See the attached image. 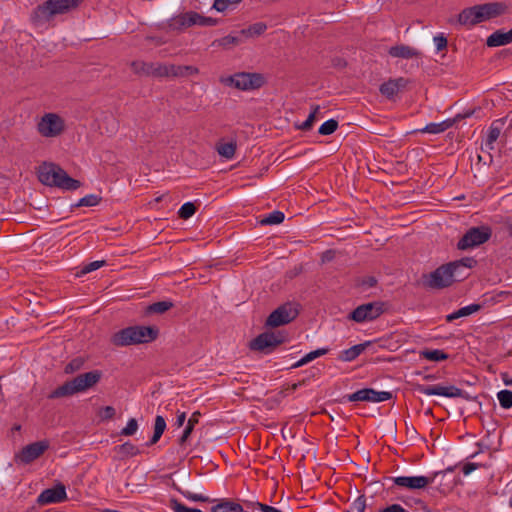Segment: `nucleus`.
Listing matches in <instances>:
<instances>
[{
	"mask_svg": "<svg viewBox=\"0 0 512 512\" xmlns=\"http://www.w3.org/2000/svg\"><path fill=\"white\" fill-rule=\"evenodd\" d=\"M507 231L510 236H512V222L508 224Z\"/></svg>",
	"mask_w": 512,
	"mask_h": 512,
	"instance_id": "774afa93",
	"label": "nucleus"
},
{
	"mask_svg": "<svg viewBox=\"0 0 512 512\" xmlns=\"http://www.w3.org/2000/svg\"><path fill=\"white\" fill-rule=\"evenodd\" d=\"M159 330L152 326H130L121 329L112 336V343L118 347L144 344L154 341Z\"/></svg>",
	"mask_w": 512,
	"mask_h": 512,
	"instance_id": "20e7f679",
	"label": "nucleus"
},
{
	"mask_svg": "<svg viewBox=\"0 0 512 512\" xmlns=\"http://www.w3.org/2000/svg\"><path fill=\"white\" fill-rule=\"evenodd\" d=\"M288 340V334L283 331L271 332L266 331L259 334L249 343V348L253 351H259L269 354L273 350Z\"/></svg>",
	"mask_w": 512,
	"mask_h": 512,
	"instance_id": "0eeeda50",
	"label": "nucleus"
},
{
	"mask_svg": "<svg viewBox=\"0 0 512 512\" xmlns=\"http://www.w3.org/2000/svg\"><path fill=\"white\" fill-rule=\"evenodd\" d=\"M453 264H444L429 274L423 275V285L430 289H443L452 285L455 281L463 279V273H454Z\"/></svg>",
	"mask_w": 512,
	"mask_h": 512,
	"instance_id": "423d86ee",
	"label": "nucleus"
},
{
	"mask_svg": "<svg viewBox=\"0 0 512 512\" xmlns=\"http://www.w3.org/2000/svg\"><path fill=\"white\" fill-rule=\"evenodd\" d=\"M166 429V421L163 416L157 415L155 418L154 423V433L149 442L147 443L148 446L156 444L159 439L161 438L162 434L164 433Z\"/></svg>",
	"mask_w": 512,
	"mask_h": 512,
	"instance_id": "cd10ccee",
	"label": "nucleus"
},
{
	"mask_svg": "<svg viewBox=\"0 0 512 512\" xmlns=\"http://www.w3.org/2000/svg\"><path fill=\"white\" fill-rule=\"evenodd\" d=\"M421 355L430 361H443L448 358V354H446L443 350L434 349V350H425L421 352Z\"/></svg>",
	"mask_w": 512,
	"mask_h": 512,
	"instance_id": "c9c22d12",
	"label": "nucleus"
},
{
	"mask_svg": "<svg viewBox=\"0 0 512 512\" xmlns=\"http://www.w3.org/2000/svg\"><path fill=\"white\" fill-rule=\"evenodd\" d=\"M200 416H201L200 412L195 411L194 413H192V415L188 419L187 424L183 430V433L179 439L181 445L184 444L190 437L191 433L194 430L195 425L198 424V422H199Z\"/></svg>",
	"mask_w": 512,
	"mask_h": 512,
	"instance_id": "c85d7f7f",
	"label": "nucleus"
},
{
	"mask_svg": "<svg viewBox=\"0 0 512 512\" xmlns=\"http://www.w3.org/2000/svg\"><path fill=\"white\" fill-rule=\"evenodd\" d=\"M414 390L418 393H421V394H424L427 396L437 395V396H443V397H447V398H463L466 400L471 399V397L469 396V394L467 392H465L464 390H462L454 385H448V386H444L441 384L424 385V384L417 383L414 385Z\"/></svg>",
	"mask_w": 512,
	"mask_h": 512,
	"instance_id": "9d476101",
	"label": "nucleus"
},
{
	"mask_svg": "<svg viewBox=\"0 0 512 512\" xmlns=\"http://www.w3.org/2000/svg\"><path fill=\"white\" fill-rule=\"evenodd\" d=\"M169 77H185L189 75L198 74L199 70L197 67L192 65H168Z\"/></svg>",
	"mask_w": 512,
	"mask_h": 512,
	"instance_id": "a878e982",
	"label": "nucleus"
},
{
	"mask_svg": "<svg viewBox=\"0 0 512 512\" xmlns=\"http://www.w3.org/2000/svg\"><path fill=\"white\" fill-rule=\"evenodd\" d=\"M320 107L318 105L312 106V111L308 115L307 119L301 123L298 128L303 131H308L312 128L313 123L316 119V114L318 113Z\"/></svg>",
	"mask_w": 512,
	"mask_h": 512,
	"instance_id": "79ce46f5",
	"label": "nucleus"
},
{
	"mask_svg": "<svg viewBox=\"0 0 512 512\" xmlns=\"http://www.w3.org/2000/svg\"><path fill=\"white\" fill-rule=\"evenodd\" d=\"M101 200V197L96 195V194H89V195H86L84 197H82L81 199H79V201L75 204V207H82V206H86V207H93V206H96L97 204H99Z\"/></svg>",
	"mask_w": 512,
	"mask_h": 512,
	"instance_id": "4c0bfd02",
	"label": "nucleus"
},
{
	"mask_svg": "<svg viewBox=\"0 0 512 512\" xmlns=\"http://www.w3.org/2000/svg\"><path fill=\"white\" fill-rule=\"evenodd\" d=\"M176 490L182 494L186 499L195 502H214V499L209 498L201 493H193L189 490H183L181 488H176Z\"/></svg>",
	"mask_w": 512,
	"mask_h": 512,
	"instance_id": "f704fd0d",
	"label": "nucleus"
},
{
	"mask_svg": "<svg viewBox=\"0 0 512 512\" xmlns=\"http://www.w3.org/2000/svg\"><path fill=\"white\" fill-rule=\"evenodd\" d=\"M84 360L82 358H75L65 366V373H74L82 368Z\"/></svg>",
	"mask_w": 512,
	"mask_h": 512,
	"instance_id": "09e8293b",
	"label": "nucleus"
},
{
	"mask_svg": "<svg viewBox=\"0 0 512 512\" xmlns=\"http://www.w3.org/2000/svg\"><path fill=\"white\" fill-rule=\"evenodd\" d=\"M150 76L169 77L168 65L160 63H151Z\"/></svg>",
	"mask_w": 512,
	"mask_h": 512,
	"instance_id": "a19ab883",
	"label": "nucleus"
},
{
	"mask_svg": "<svg viewBox=\"0 0 512 512\" xmlns=\"http://www.w3.org/2000/svg\"><path fill=\"white\" fill-rule=\"evenodd\" d=\"M500 406L504 409L512 407V391L504 389L497 393Z\"/></svg>",
	"mask_w": 512,
	"mask_h": 512,
	"instance_id": "e433bc0d",
	"label": "nucleus"
},
{
	"mask_svg": "<svg viewBox=\"0 0 512 512\" xmlns=\"http://www.w3.org/2000/svg\"><path fill=\"white\" fill-rule=\"evenodd\" d=\"M501 55L504 59L509 60L512 57V49H505L501 52Z\"/></svg>",
	"mask_w": 512,
	"mask_h": 512,
	"instance_id": "e2e57ef3",
	"label": "nucleus"
},
{
	"mask_svg": "<svg viewBox=\"0 0 512 512\" xmlns=\"http://www.w3.org/2000/svg\"><path fill=\"white\" fill-rule=\"evenodd\" d=\"M366 508V499L363 495L357 497L350 506L349 512H364Z\"/></svg>",
	"mask_w": 512,
	"mask_h": 512,
	"instance_id": "8fccbe9b",
	"label": "nucleus"
},
{
	"mask_svg": "<svg viewBox=\"0 0 512 512\" xmlns=\"http://www.w3.org/2000/svg\"><path fill=\"white\" fill-rule=\"evenodd\" d=\"M440 472H435L430 476H398L392 478L393 483L399 487L407 488L409 490L424 489L432 484Z\"/></svg>",
	"mask_w": 512,
	"mask_h": 512,
	"instance_id": "2eb2a0df",
	"label": "nucleus"
},
{
	"mask_svg": "<svg viewBox=\"0 0 512 512\" xmlns=\"http://www.w3.org/2000/svg\"><path fill=\"white\" fill-rule=\"evenodd\" d=\"M211 512H243V507L231 499L223 498L211 507Z\"/></svg>",
	"mask_w": 512,
	"mask_h": 512,
	"instance_id": "393cba45",
	"label": "nucleus"
},
{
	"mask_svg": "<svg viewBox=\"0 0 512 512\" xmlns=\"http://www.w3.org/2000/svg\"><path fill=\"white\" fill-rule=\"evenodd\" d=\"M338 128V122L335 119H329L325 121L320 127H319V134L321 135H330L334 133Z\"/></svg>",
	"mask_w": 512,
	"mask_h": 512,
	"instance_id": "37998d69",
	"label": "nucleus"
},
{
	"mask_svg": "<svg viewBox=\"0 0 512 512\" xmlns=\"http://www.w3.org/2000/svg\"><path fill=\"white\" fill-rule=\"evenodd\" d=\"M508 5L504 2H491L465 8L458 15V22L464 26H474L505 14Z\"/></svg>",
	"mask_w": 512,
	"mask_h": 512,
	"instance_id": "f03ea898",
	"label": "nucleus"
},
{
	"mask_svg": "<svg viewBox=\"0 0 512 512\" xmlns=\"http://www.w3.org/2000/svg\"><path fill=\"white\" fill-rule=\"evenodd\" d=\"M217 152L220 156L226 159H232L236 151L235 142L219 143L216 147Z\"/></svg>",
	"mask_w": 512,
	"mask_h": 512,
	"instance_id": "473e14b6",
	"label": "nucleus"
},
{
	"mask_svg": "<svg viewBox=\"0 0 512 512\" xmlns=\"http://www.w3.org/2000/svg\"><path fill=\"white\" fill-rule=\"evenodd\" d=\"M370 341L354 345L348 349L342 350L338 359L343 362H351L355 360L369 345Z\"/></svg>",
	"mask_w": 512,
	"mask_h": 512,
	"instance_id": "5701e85b",
	"label": "nucleus"
},
{
	"mask_svg": "<svg viewBox=\"0 0 512 512\" xmlns=\"http://www.w3.org/2000/svg\"><path fill=\"white\" fill-rule=\"evenodd\" d=\"M267 29V26L266 24L262 23V22H258V23H255L251 26H249V28L247 29V33L250 35V36H258V35H261L262 33H264Z\"/></svg>",
	"mask_w": 512,
	"mask_h": 512,
	"instance_id": "3c124183",
	"label": "nucleus"
},
{
	"mask_svg": "<svg viewBox=\"0 0 512 512\" xmlns=\"http://www.w3.org/2000/svg\"><path fill=\"white\" fill-rule=\"evenodd\" d=\"M66 497L65 486L63 484H57L52 488L42 491L37 498V502L40 505L60 503L64 501Z\"/></svg>",
	"mask_w": 512,
	"mask_h": 512,
	"instance_id": "dca6fc26",
	"label": "nucleus"
},
{
	"mask_svg": "<svg viewBox=\"0 0 512 512\" xmlns=\"http://www.w3.org/2000/svg\"><path fill=\"white\" fill-rule=\"evenodd\" d=\"M386 310V304L382 301H374L361 304L352 310L347 319L356 323L371 322L379 318Z\"/></svg>",
	"mask_w": 512,
	"mask_h": 512,
	"instance_id": "6e6552de",
	"label": "nucleus"
},
{
	"mask_svg": "<svg viewBox=\"0 0 512 512\" xmlns=\"http://www.w3.org/2000/svg\"><path fill=\"white\" fill-rule=\"evenodd\" d=\"M512 42V29L505 32L503 30H497L493 32L486 41L489 47H498L507 45Z\"/></svg>",
	"mask_w": 512,
	"mask_h": 512,
	"instance_id": "4be33fe9",
	"label": "nucleus"
},
{
	"mask_svg": "<svg viewBox=\"0 0 512 512\" xmlns=\"http://www.w3.org/2000/svg\"><path fill=\"white\" fill-rule=\"evenodd\" d=\"M138 430V422L135 418H130L126 424V426L121 430L120 434L122 436H132Z\"/></svg>",
	"mask_w": 512,
	"mask_h": 512,
	"instance_id": "49530a36",
	"label": "nucleus"
},
{
	"mask_svg": "<svg viewBox=\"0 0 512 512\" xmlns=\"http://www.w3.org/2000/svg\"><path fill=\"white\" fill-rule=\"evenodd\" d=\"M392 392L376 391L373 388H363L345 396L348 402H371L379 403L390 400Z\"/></svg>",
	"mask_w": 512,
	"mask_h": 512,
	"instance_id": "ddd939ff",
	"label": "nucleus"
},
{
	"mask_svg": "<svg viewBox=\"0 0 512 512\" xmlns=\"http://www.w3.org/2000/svg\"><path fill=\"white\" fill-rule=\"evenodd\" d=\"M408 82V79L404 77L389 79L380 85L379 91L387 99H393L401 89L407 86Z\"/></svg>",
	"mask_w": 512,
	"mask_h": 512,
	"instance_id": "a211bd4d",
	"label": "nucleus"
},
{
	"mask_svg": "<svg viewBox=\"0 0 512 512\" xmlns=\"http://www.w3.org/2000/svg\"><path fill=\"white\" fill-rule=\"evenodd\" d=\"M174 306L173 302L170 300H163L152 303L147 306L146 313L147 314H163L170 310Z\"/></svg>",
	"mask_w": 512,
	"mask_h": 512,
	"instance_id": "c756f323",
	"label": "nucleus"
},
{
	"mask_svg": "<svg viewBox=\"0 0 512 512\" xmlns=\"http://www.w3.org/2000/svg\"><path fill=\"white\" fill-rule=\"evenodd\" d=\"M503 382L505 385H512V377L511 378H507V375L505 374L503 376Z\"/></svg>",
	"mask_w": 512,
	"mask_h": 512,
	"instance_id": "69168bd1",
	"label": "nucleus"
},
{
	"mask_svg": "<svg viewBox=\"0 0 512 512\" xmlns=\"http://www.w3.org/2000/svg\"><path fill=\"white\" fill-rule=\"evenodd\" d=\"M328 351H329L328 348H319L314 351H311L304 356V361H306V363L308 364L309 362L313 361L314 359L327 354Z\"/></svg>",
	"mask_w": 512,
	"mask_h": 512,
	"instance_id": "603ef678",
	"label": "nucleus"
},
{
	"mask_svg": "<svg viewBox=\"0 0 512 512\" xmlns=\"http://www.w3.org/2000/svg\"><path fill=\"white\" fill-rule=\"evenodd\" d=\"M115 449L122 457H133L140 453L139 448L131 442L118 445Z\"/></svg>",
	"mask_w": 512,
	"mask_h": 512,
	"instance_id": "2f4dec72",
	"label": "nucleus"
},
{
	"mask_svg": "<svg viewBox=\"0 0 512 512\" xmlns=\"http://www.w3.org/2000/svg\"><path fill=\"white\" fill-rule=\"evenodd\" d=\"M416 503L420 504V505H421V507H422V509H423V510H425V511H427V507H426V505L424 504V502H423L422 500L418 499V500L416 501Z\"/></svg>",
	"mask_w": 512,
	"mask_h": 512,
	"instance_id": "338daca9",
	"label": "nucleus"
},
{
	"mask_svg": "<svg viewBox=\"0 0 512 512\" xmlns=\"http://www.w3.org/2000/svg\"><path fill=\"white\" fill-rule=\"evenodd\" d=\"M284 213L279 211V210H275L271 213H269L267 216H265L264 218H262L260 220V223L262 225H276V224H280L284 221Z\"/></svg>",
	"mask_w": 512,
	"mask_h": 512,
	"instance_id": "72a5a7b5",
	"label": "nucleus"
},
{
	"mask_svg": "<svg viewBox=\"0 0 512 512\" xmlns=\"http://www.w3.org/2000/svg\"><path fill=\"white\" fill-rule=\"evenodd\" d=\"M217 24V20L212 17H205L199 14V18H196V25L200 26H214Z\"/></svg>",
	"mask_w": 512,
	"mask_h": 512,
	"instance_id": "4d7b16f0",
	"label": "nucleus"
},
{
	"mask_svg": "<svg viewBox=\"0 0 512 512\" xmlns=\"http://www.w3.org/2000/svg\"><path fill=\"white\" fill-rule=\"evenodd\" d=\"M115 409L114 407L112 406H105L103 408H101L100 412H99V416L101 417V419L103 420H107V419H111L115 416Z\"/></svg>",
	"mask_w": 512,
	"mask_h": 512,
	"instance_id": "6e6d98bb",
	"label": "nucleus"
},
{
	"mask_svg": "<svg viewBox=\"0 0 512 512\" xmlns=\"http://www.w3.org/2000/svg\"><path fill=\"white\" fill-rule=\"evenodd\" d=\"M185 420H186V413L178 411L177 412V417H176L175 425L177 427H181L185 423Z\"/></svg>",
	"mask_w": 512,
	"mask_h": 512,
	"instance_id": "680f3d73",
	"label": "nucleus"
},
{
	"mask_svg": "<svg viewBox=\"0 0 512 512\" xmlns=\"http://www.w3.org/2000/svg\"><path fill=\"white\" fill-rule=\"evenodd\" d=\"M38 179L46 186L68 191L77 190L81 186L80 181L71 178L64 169L54 163H43L39 167Z\"/></svg>",
	"mask_w": 512,
	"mask_h": 512,
	"instance_id": "7ed1b4c3",
	"label": "nucleus"
},
{
	"mask_svg": "<svg viewBox=\"0 0 512 512\" xmlns=\"http://www.w3.org/2000/svg\"><path fill=\"white\" fill-rule=\"evenodd\" d=\"M228 81L237 89L248 91L260 88L264 84V78L258 73H237L229 77Z\"/></svg>",
	"mask_w": 512,
	"mask_h": 512,
	"instance_id": "4468645a",
	"label": "nucleus"
},
{
	"mask_svg": "<svg viewBox=\"0 0 512 512\" xmlns=\"http://www.w3.org/2000/svg\"><path fill=\"white\" fill-rule=\"evenodd\" d=\"M306 364H307V363H306V361H304V356H303L300 360H298L297 362H295V363L291 366V368H292V369L299 368V367L304 366V365H306Z\"/></svg>",
	"mask_w": 512,
	"mask_h": 512,
	"instance_id": "0e129e2a",
	"label": "nucleus"
},
{
	"mask_svg": "<svg viewBox=\"0 0 512 512\" xmlns=\"http://www.w3.org/2000/svg\"><path fill=\"white\" fill-rule=\"evenodd\" d=\"M480 309H481L480 304L472 303L470 305L464 306V307L452 312L451 314H448L446 316V321L452 322L456 319H459L462 317H467L473 313L478 312Z\"/></svg>",
	"mask_w": 512,
	"mask_h": 512,
	"instance_id": "bb28decb",
	"label": "nucleus"
},
{
	"mask_svg": "<svg viewBox=\"0 0 512 512\" xmlns=\"http://www.w3.org/2000/svg\"><path fill=\"white\" fill-rule=\"evenodd\" d=\"M169 506L174 512H203L202 510L197 508H189L175 498H172L170 500Z\"/></svg>",
	"mask_w": 512,
	"mask_h": 512,
	"instance_id": "c03bdc74",
	"label": "nucleus"
},
{
	"mask_svg": "<svg viewBox=\"0 0 512 512\" xmlns=\"http://www.w3.org/2000/svg\"><path fill=\"white\" fill-rule=\"evenodd\" d=\"M101 377L102 372L100 370H92L79 374L72 380L66 381L63 385L53 390L48 398L56 399L84 392L95 386L100 381Z\"/></svg>",
	"mask_w": 512,
	"mask_h": 512,
	"instance_id": "39448f33",
	"label": "nucleus"
},
{
	"mask_svg": "<svg viewBox=\"0 0 512 512\" xmlns=\"http://www.w3.org/2000/svg\"><path fill=\"white\" fill-rule=\"evenodd\" d=\"M104 264H105L104 260L90 262L89 264L83 266L81 273L82 274L90 273L92 271H95V270L101 268Z\"/></svg>",
	"mask_w": 512,
	"mask_h": 512,
	"instance_id": "864d4df0",
	"label": "nucleus"
},
{
	"mask_svg": "<svg viewBox=\"0 0 512 512\" xmlns=\"http://www.w3.org/2000/svg\"><path fill=\"white\" fill-rule=\"evenodd\" d=\"M381 512H406V510L399 504H392L383 509Z\"/></svg>",
	"mask_w": 512,
	"mask_h": 512,
	"instance_id": "bf43d9fd",
	"label": "nucleus"
},
{
	"mask_svg": "<svg viewBox=\"0 0 512 512\" xmlns=\"http://www.w3.org/2000/svg\"><path fill=\"white\" fill-rule=\"evenodd\" d=\"M48 447L49 445L46 441L34 442L25 446L17 457L22 463L29 464L40 457Z\"/></svg>",
	"mask_w": 512,
	"mask_h": 512,
	"instance_id": "f3484780",
	"label": "nucleus"
},
{
	"mask_svg": "<svg viewBox=\"0 0 512 512\" xmlns=\"http://www.w3.org/2000/svg\"><path fill=\"white\" fill-rule=\"evenodd\" d=\"M298 309L293 303H285L275 309L266 319L267 327H279L290 323L298 316Z\"/></svg>",
	"mask_w": 512,
	"mask_h": 512,
	"instance_id": "f8f14e48",
	"label": "nucleus"
},
{
	"mask_svg": "<svg viewBox=\"0 0 512 512\" xmlns=\"http://www.w3.org/2000/svg\"><path fill=\"white\" fill-rule=\"evenodd\" d=\"M65 120L56 113H45L37 124L39 134L46 138H54L65 130Z\"/></svg>",
	"mask_w": 512,
	"mask_h": 512,
	"instance_id": "9b49d317",
	"label": "nucleus"
},
{
	"mask_svg": "<svg viewBox=\"0 0 512 512\" xmlns=\"http://www.w3.org/2000/svg\"><path fill=\"white\" fill-rule=\"evenodd\" d=\"M449 264H453L451 268L454 273H462V269L473 268L477 264V261L473 257H464L460 260L449 262Z\"/></svg>",
	"mask_w": 512,
	"mask_h": 512,
	"instance_id": "7c9ffc66",
	"label": "nucleus"
},
{
	"mask_svg": "<svg viewBox=\"0 0 512 512\" xmlns=\"http://www.w3.org/2000/svg\"><path fill=\"white\" fill-rule=\"evenodd\" d=\"M238 43V38L232 35H227L220 39H216L213 41L212 46H222L228 47L230 45H234Z\"/></svg>",
	"mask_w": 512,
	"mask_h": 512,
	"instance_id": "de8ad7c7",
	"label": "nucleus"
},
{
	"mask_svg": "<svg viewBox=\"0 0 512 512\" xmlns=\"http://www.w3.org/2000/svg\"><path fill=\"white\" fill-rule=\"evenodd\" d=\"M477 467H478V464H476V463H466L462 468V472L464 475H469L471 472L476 470Z\"/></svg>",
	"mask_w": 512,
	"mask_h": 512,
	"instance_id": "052dcab7",
	"label": "nucleus"
},
{
	"mask_svg": "<svg viewBox=\"0 0 512 512\" xmlns=\"http://www.w3.org/2000/svg\"><path fill=\"white\" fill-rule=\"evenodd\" d=\"M388 54L393 58L402 59L419 58L421 56L420 51L405 44L390 47L388 49Z\"/></svg>",
	"mask_w": 512,
	"mask_h": 512,
	"instance_id": "aec40b11",
	"label": "nucleus"
},
{
	"mask_svg": "<svg viewBox=\"0 0 512 512\" xmlns=\"http://www.w3.org/2000/svg\"><path fill=\"white\" fill-rule=\"evenodd\" d=\"M492 236V229L489 226L482 225L469 228L459 239L457 248L459 250H468L478 247L487 242Z\"/></svg>",
	"mask_w": 512,
	"mask_h": 512,
	"instance_id": "1a4fd4ad",
	"label": "nucleus"
},
{
	"mask_svg": "<svg viewBox=\"0 0 512 512\" xmlns=\"http://www.w3.org/2000/svg\"><path fill=\"white\" fill-rule=\"evenodd\" d=\"M196 212V207L194 205V203L192 202H186L184 203L179 211H178V216L181 218V219H189L190 217H192Z\"/></svg>",
	"mask_w": 512,
	"mask_h": 512,
	"instance_id": "ea45409f",
	"label": "nucleus"
},
{
	"mask_svg": "<svg viewBox=\"0 0 512 512\" xmlns=\"http://www.w3.org/2000/svg\"><path fill=\"white\" fill-rule=\"evenodd\" d=\"M83 0H46L33 9L30 15L32 24L42 27L55 16L69 13L76 9Z\"/></svg>",
	"mask_w": 512,
	"mask_h": 512,
	"instance_id": "f257e3e1",
	"label": "nucleus"
},
{
	"mask_svg": "<svg viewBox=\"0 0 512 512\" xmlns=\"http://www.w3.org/2000/svg\"><path fill=\"white\" fill-rule=\"evenodd\" d=\"M506 120H507V117H503V118L496 119L491 123L490 127L488 128L487 135H486V141H485V146L487 149H489V150L494 149V143L499 138V136L504 128V125L506 123Z\"/></svg>",
	"mask_w": 512,
	"mask_h": 512,
	"instance_id": "6ab92c4d",
	"label": "nucleus"
},
{
	"mask_svg": "<svg viewBox=\"0 0 512 512\" xmlns=\"http://www.w3.org/2000/svg\"><path fill=\"white\" fill-rule=\"evenodd\" d=\"M377 284V279L374 277V276H367V277H364L361 282H360V286L363 287L364 289H369V288H372L374 287L375 285Z\"/></svg>",
	"mask_w": 512,
	"mask_h": 512,
	"instance_id": "13d9d810",
	"label": "nucleus"
},
{
	"mask_svg": "<svg viewBox=\"0 0 512 512\" xmlns=\"http://www.w3.org/2000/svg\"><path fill=\"white\" fill-rule=\"evenodd\" d=\"M242 0H214L213 8L218 12H224L229 7L240 3Z\"/></svg>",
	"mask_w": 512,
	"mask_h": 512,
	"instance_id": "a18cd8bd",
	"label": "nucleus"
},
{
	"mask_svg": "<svg viewBox=\"0 0 512 512\" xmlns=\"http://www.w3.org/2000/svg\"><path fill=\"white\" fill-rule=\"evenodd\" d=\"M196 18H199V13L194 11L185 12L175 16L172 19L171 26L176 29H183L196 25Z\"/></svg>",
	"mask_w": 512,
	"mask_h": 512,
	"instance_id": "412c9836",
	"label": "nucleus"
},
{
	"mask_svg": "<svg viewBox=\"0 0 512 512\" xmlns=\"http://www.w3.org/2000/svg\"><path fill=\"white\" fill-rule=\"evenodd\" d=\"M434 43H435V46H436V50L437 51H441L443 49H445L447 47V38L444 36V34H438L434 37L433 39Z\"/></svg>",
	"mask_w": 512,
	"mask_h": 512,
	"instance_id": "5fc2aeb1",
	"label": "nucleus"
},
{
	"mask_svg": "<svg viewBox=\"0 0 512 512\" xmlns=\"http://www.w3.org/2000/svg\"><path fill=\"white\" fill-rule=\"evenodd\" d=\"M455 122L456 119L449 118L439 123H428L425 127L419 129L418 131L421 133L440 134L451 128Z\"/></svg>",
	"mask_w": 512,
	"mask_h": 512,
	"instance_id": "b1692460",
	"label": "nucleus"
},
{
	"mask_svg": "<svg viewBox=\"0 0 512 512\" xmlns=\"http://www.w3.org/2000/svg\"><path fill=\"white\" fill-rule=\"evenodd\" d=\"M131 68L136 74L150 76L151 63L144 61H133Z\"/></svg>",
	"mask_w": 512,
	"mask_h": 512,
	"instance_id": "58836bf2",
	"label": "nucleus"
}]
</instances>
